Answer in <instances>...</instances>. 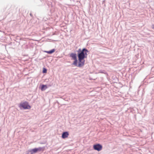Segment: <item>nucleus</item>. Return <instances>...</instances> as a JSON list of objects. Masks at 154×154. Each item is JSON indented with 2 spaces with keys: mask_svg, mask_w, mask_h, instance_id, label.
<instances>
[{
  "mask_svg": "<svg viewBox=\"0 0 154 154\" xmlns=\"http://www.w3.org/2000/svg\"><path fill=\"white\" fill-rule=\"evenodd\" d=\"M88 52L87 50L85 48L81 49H79L77 51L78 56L79 62L78 63V67H81L84 66L85 60L84 59L87 57V52Z\"/></svg>",
  "mask_w": 154,
  "mask_h": 154,
  "instance_id": "f257e3e1",
  "label": "nucleus"
},
{
  "mask_svg": "<svg viewBox=\"0 0 154 154\" xmlns=\"http://www.w3.org/2000/svg\"><path fill=\"white\" fill-rule=\"evenodd\" d=\"M70 57L72 58V60H74L72 64L75 66L78 67L76 54L75 53H72L70 54Z\"/></svg>",
  "mask_w": 154,
  "mask_h": 154,
  "instance_id": "f03ea898",
  "label": "nucleus"
},
{
  "mask_svg": "<svg viewBox=\"0 0 154 154\" xmlns=\"http://www.w3.org/2000/svg\"><path fill=\"white\" fill-rule=\"evenodd\" d=\"M19 107H22L24 109H29L31 107L28 105V103L26 102L21 103L20 104Z\"/></svg>",
  "mask_w": 154,
  "mask_h": 154,
  "instance_id": "7ed1b4c3",
  "label": "nucleus"
},
{
  "mask_svg": "<svg viewBox=\"0 0 154 154\" xmlns=\"http://www.w3.org/2000/svg\"><path fill=\"white\" fill-rule=\"evenodd\" d=\"M93 147L94 150H97L98 151L101 150L102 149V146L99 144H97L94 145Z\"/></svg>",
  "mask_w": 154,
  "mask_h": 154,
  "instance_id": "20e7f679",
  "label": "nucleus"
},
{
  "mask_svg": "<svg viewBox=\"0 0 154 154\" xmlns=\"http://www.w3.org/2000/svg\"><path fill=\"white\" fill-rule=\"evenodd\" d=\"M44 149L42 147H39L37 148H35L31 150H30L29 151L31 152V154H32L33 153H36L38 151H40L42 150L44 151Z\"/></svg>",
  "mask_w": 154,
  "mask_h": 154,
  "instance_id": "39448f33",
  "label": "nucleus"
},
{
  "mask_svg": "<svg viewBox=\"0 0 154 154\" xmlns=\"http://www.w3.org/2000/svg\"><path fill=\"white\" fill-rule=\"evenodd\" d=\"M69 134L68 132H65L63 133L62 135V137L63 139H65L68 137Z\"/></svg>",
  "mask_w": 154,
  "mask_h": 154,
  "instance_id": "423d86ee",
  "label": "nucleus"
},
{
  "mask_svg": "<svg viewBox=\"0 0 154 154\" xmlns=\"http://www.w3.org/2000/svg\"><path fill=\"white\" fill-rule=\"evenodd\" d=\"M47 88V87L46 85H42L41 87V90L42 91H43L46 89Z\"/></svg>",
  "mask_w": 154,
  "mask_h": 154,
  "instance_id": "0eeeda50",
  "label": "nucleus"
},
{
  "mask_svg": "<svg viewBox=\"0 0 154 154\" xmlns=\"http://www.w3.org/2000/svg\"><path fill=\"white\" fill-rule=\"evenodd\" d=\"M55 51L54 49H53L52 50L49 51H45V52L49 54H51L54 52Z\"/></svg>",
  "mask_w": 154,
  "mask_h": 154,
  "instance_id": "6e6552de",
  "label": "nucleus"
},
{
  "mask_svg": "<svg viewBox=\"0 0 154 154\" xmlns=\"http://www.w3.org/2000/svg\"><path fill=\"white\" fill-rule=\"evenodd\" d=\"M43 73H46L47 72V70L45 68H43Z\"/></svg>",
  "mask_w": 154,
  "mask_h": 154,
  "instance_id": "1a4fd4ad",
  "label": "nucleus"
},
{
  "mask_svg": "<svg viewBox=\"0 0 154 154\" xmlns=\"http://www.w3.org/2000/svg\"><path fill=\"white\" fill-rule=\"evenodd\" d=\"M152 28L154 29V25H152Z\"/></svg>",
  "mask_w": 154,
  "mask_h": 154,
  "instance_id": "9d476101",
  "label": "nucleus"
}]
</instances>
